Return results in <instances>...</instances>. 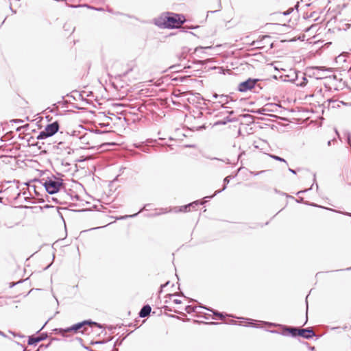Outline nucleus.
Masks as SVG:
<instances>
[{
    "label": "nucleus",
    "instance_id": "obj_1",
    "mask_svg": "<svg viewBox=\"0 0 351 351\" xmlns=\"http://www.w3.org/2000/svg\"><path fill=\"white\" fill-rule=\"evenodd\" d=\"M185 22L182 14L173 12L162 13L159 17L154 19V24L165 29L178 28Z\"/></svg>",
    "mask_w": 351,
    "mask_h": 351
},
{
    "label": "nucleus",
    "instance_id": "obj_2",
    "mask_svg": "<svg viewBox=\"0 0 351 351\" xmlns=\"http://www.w3.org/2000/svg\"><path fill=\"white\" fill-rule=\"evenodd\" d=\"M34 182H39L45 187L46 192L49 194L57 193L64 185L63 180L53 175L46 178H43L40 180H34Z\"/></svg>",
    "mask_w": 351,
    "mask_h": 351
},
{
    "label": "nucleus",
    "instance_id": "obj_3",
    "mask_svg": "<svg viewBox=\"0 0 351 351\" xmlns=\"http://www.w3.org/2000/svg\"><path fill=\"white\" fill-rule=\"evenodd\" d=\"M89 325V326H95L99 328H102L101 324L97 323L95 322H93L90 319L88 320H84L81 322L76 323L71 326L65 328H55L53 330V332L56 334H60L63 337H66V333L67 332H74L77 333L79 332L80 329H82L84 326Z\"/></svg>",
    "mask_w": 351,
    "mask_h": 351
},
{
    "label": "nucleus",
    "instance_id": "obj_4",
    "mask_svg": "<svg viewBox=\"0 0 351 351\" xmlns=\"http://www.w3.org/2000/svg\"><path fill=\"white\" fill-rule=\"evenodd\" d=\"M11 184L2 191L5 197V199L8 203H12L14 201L17 200L21 194V190L20 189V182L18 180H14L13 182H9ZM1 193V191H0Z\"/></svg>",
    "mask_w": 351,
    "mask_h": 351
},
{
    "label": "nucleus",
    "instance_id": "obj_5",
    "mask_svg": "<svg viewBox=\"0 0 351 351\" xmlns=\"http://www.w3.org/2000/svg\"><path fill=\"white\" fill-rule=\"evenodd\" d=\"M265 323L269 326L280 327L282 329L281 332H278L277 330H270V332L272 333H278V334H280L283 336L290 335L292 337H297L299 336L300 328L294 327V326H288L286 325L274 324V323H269V322H265Z\"/></svg>",
    "mask_w": 351,
    "mask_h": 351
},
{
    "label": "nucleus",
    "instance_id": "obj_6",
    "mask_svg": "<svg viewBox=\"0 0 351 351\" xmlns=\"http://www.w3.org/2000/svg\"><path fill=\"white\" fill-rule=\"evenodd\" d=\"M258 79L255 78H248L244 82H241L237 88V90L239 92L244 93L247 90H250L254 88L258 81Z\"/></svg>",
    "mask_w": 351,
    "mask_h": 351
},
{
    "label": "nucleus",
    "instance_id": "obj_7",
    "mask_svg": "<svg viewBox=\"0 0 351 351\" xmlns=\"http://www.w3.org/2000/svg\"><path fill=\"white\" fill-rule=\"evenodd\" d=\"M271 36H263L260 39H258L256 41H254L252 45L255 46L256 48L263 49L265 47V45L269 44L270 49L274 47V44L272 43H270Z\"/></svg>",
    "mask_w": 351,
    "mask_h": 351
},
{
    "label": "nucleus",
    "instance_id": "obj_8",
    "mask_svg": "<svg viewBox=\"0 0 351 351\" xmlns=\"http://www.w3.org/2000/svg\"><path fill=\"white\" fill-rule=\"evenodd\" d=\"M60 125L58 121L47 124L45 128V132H47L49 137L53 136L59 130Z\"/></svg>",
    "mask_w": 351,
    "mask_h": 351
},
{
    "label": "nucleus",
    "instance_id": "obj_9",
    "mask_svg": "<svg viewBox=\"0 0 351 351\" xmlns=\"http://www.w3.org/2000/svg\"><path fill=\"white\" fill-rule=\"evenodd\" d=\"M315 336V333L313 331V330L312 329V328H311V327L306 328H300V330H299V336L298 337H302L306 339H311Z\"/></svg>",
    "mask_w": 351,
    "mask_h": 351
},
{
    "label": "nucleus",
    "instance_id": "obj_10",
    "mask_svg": "<svg viewBox=\"0 0 351 351\" xmlns=\"http://www.w3.org/2000/svg\"><path fill=\"white\" fill-rule=\"evenodd\" d=\"M47 337V335L46 333H41L40 335L37 337H34L33 335L29 336L27 343L29 346H36L38 343L46 339Z\"/></svg>",
    "mask_w": 351,
    "mask_h": 351
},
{
    "label": "nucleus",
    "instance_id": "obj_11",
    "mask_svg": "<svg viewBox=\"0 0 351 351\" xmlns=\"http://www.w3.org/2000/svg\"><path fill=\"white\" fill-rule=\"evenodd\" d=\"M295 80L298 81L296 84L298 86H305L308 83V80L305 74L302 73H296Z\"/></svg>",
    "mask_w": 351,
    "mask_h": 351
},
{
    "label": "nucleus",
    "instance_id": "obj_12",
    "mask_svg": "<svg viewBox=\"0 0 351 351\" xmlns=\"http://www.w3.org/2000/svg\"><path fill=\"white\" fill-rule=\"evenodd\" d=\"M230 101H233V99L230 96L227 95H221V96H219V101L217 103L220 104L223 108H230V107L225 106V104H228Z\"/></svg>",
    "mask_w": 351,
    "mask_h": 351
},
{
    "label": "nucleus",
    "instance_id": "obj_13",
    "mask_svg": "<svg viewBox=\"0 0 351 351\" xmlns=\"http://www.w3.org/2000/svg\"><path fill=\"white\" fill-rule=\"evenodd\" d=\"M152 311V308L149 304L144 305L142 308L140 310L138 313V315L140 317H147Z\"/></svg>",
    "mask_w": 351,
    "mask_h": 351
},
{
    "label": "nucleus",
    "instance_id": "obj_14",
    "mask_svg": "<svg viewBox=\"0 0 351 351\" xmlns=\"http://www.w3.org/2000/svg\"><path fill=\"white\" fill-rule=\"evenodd\" d=\"M232 176H226L224 179H223V188L221 189V190H217L215 192V193L211 195V196H208L206 197L207 198H213L214 196H215L216 195L220 193L221 191H224L226 187H227V184L230 182V180L231 179Z\"/></svg>",
    "mask_w": 351,
    "mask_h": 351
},
{
    "label": "nucleus",
    "instance_id": "obj_15",
    "mask_svg": "<svg viewBox=\"0 0 351 351\" xmlns=\"http://www.w3.org/2000/svg\"><path fill=\"white\" fill-rule=\"evenodd\" d=\"M236 119L230 118L229 116L225 117L222 120H217L213 123V126L226 125L228 123L234 122Z\"/></svg>",
    "mask_w": 351,
    "mask_h": 351
},
{
    "label": "nucleus",
    "instance_id": "obj_16",
    "mask_svg": "<svg viewBox=\"0 0 351 351\" xmlns=\"http://www.w3.org/2000/svg\"><path fill=\"white\" fill-rule=\"evenodd\" d=\"M25 185H27V184L24 183V186H23V189H21V193L24 196L25 202H32L30 201V197L28 196V195H30L31 192L29 191V187L28 188L25 187Z\"/></svg>",
    "mask_w": 351,
    "mask_h": 351
},
{
    "label": "nucleus",
    "instance_id": "obj_17",
    "mask_svg": "<svg viewBox=\"0 0 351 351\" xmlns=\"http://www.w3.org/2000/svg\"><path fill=\"white\" fill-rule=\"evenodd\" d=\"M193 204H195V203H189L186 205L180 206L179 208L176 207L174 208V212H187L191 210V206H193Z\"/></svg>",
    "mask_w": 351,
    "mask_h": 351
},
{
    "label": "nucleus",
    "instance_id": "obj_18",
    "mask_svg": "<svg viewBox=\"0 0 351 351\" xmlns=\"http://www.w3.org/2000/svg\"><path fill=\"white\" fill-rule=\"evenodd\" d=\"M151 206L150 204H146L144 205V206L136 213H134L133 215H125L124 217H123L122 218L123 219H126V218H133V217H136L141 212H142L143 210H148V208Z\"/></svg>",
    "mask_w": 351,
    "mask_h": 351
},
{
    "label": "nucleus",
    "instance_id": "obj_19",
    "mask_svg": "<svg viewBox=\"0 0 351 351\" xmlns=\"http://www.w3.org/2000/svg\"><path fill=\"white\" fill-rule=\"evenodd\" d=\"M321 69H322V67H320V66H315V67H312L311 69V70L313 71V75L315 76V78L316 80L320 79L319 71Z\"/></svg>",
    "mask_w": 351,
    "mask_h": 351
},
{
    "label": "nucleus",
    "instance_id": "obj_20",
    "mask_svg": "<svg viewBox=\"0 0 351 351\" xmlns=\"http://www.w3.org/2000/svg\"><path fill=\"white\" fill-rule=\"evenodd\" d=\"M206 309L213 312V315H215V316H218L219 319H223L224 317H225V315H223V313H220V312H218L217 311H214L213 309H211V308H205Z\"/></svg>",
    "mask_w": 351,
    "mask_h": 351
},
{
    "label": "nucleus",
    "instance_id": "obj_21",
    "mask_svg": "<svg viewBox=\"0 0 351 351\" xmlns=\"http://www.w3.org/2000/svg\"><path fill=\"white\" fill-rule=\"evenodd\" d=\"M243 319L245 320V322H246L245 326H252L254 328H258V326L254 323V319H249V318H243Z\"/></svg>",
    "mask_w": 351,
    "mask_h": 351
},
{
    "label": "nucleus",
    "instance_id": "obj_22",
    "mask_svg": "<svg viewBox=\"0 0 351 351\" xmlns=\"http://www.w3.org/2000/svg\"><path fill=\"white\" fill-rule=\"evenodd\" d=\"M49 135L47 134V132H45V130L40 132V133L38 134V136H37V139L38 140H43V139H45L47 138H49Z\"/></svg>",
    "mask_w": 351,
    "mask_h": 351
},
{
    "label": "nucleus",
    "instance_id": "obj_23",
    "mask_svg": "<svg viewBox=\"0 0 351 351\" xmlns=\"http://www.w3.org/2000/svg\"><path fill=\"white\" fill-rule=\"evenodd\" d=\"M269 156H270L271 158H273V159H274V160H277V161L283 162H285L286 165H287V160H286L285 159H284L283 158H281V157H280V156H278L273 155V154H270V155H269Z\"/></svg>",
    "mask_w": 351,
    "mask_h": 351
},
{
    "label": "nucleus",
    "instance_id": "obj_24",
    "mask_svg": "<svg viewBox=\"0 0 351 351\" xmlns=\"http://www.w3.org/2000/svg\"><path fill=\"white\" fill-rule=\"evenodd\" d=\"M196 308H197V306H194L192 305H188L185 307V311L188 313H191L193 312H196Z\"/></svg>",
    "mask_w": 351,
    "mask_h": 351
},
{
    "label": "nucleus",
    "instance_id": "obj_25",
    "mask_svg": "<svg viewBox=\"0 0 351 351\" xmlns=\"http://www.w3.org/2000/svg\"><path fill=\"white\" fill-rule=\"evenodd\" d=\"M123 339H124V338L121 340L119 339L116 340V341L114 342V346H113V349H112L113 351H118V349L116 348V346L121 345Z\"/></svg>",
    "mask_w": 351,
    "mask_h": 351
},
{
    "label": "nucleus",
    "instance_id": "obj_26",
    "mask_svg": "<svg viewBox=\"0 0 351 351\" xmlns=\"http://www.w3.org/2000/svg\"><path fill=\"white\" fill-rule=\"evenodd\" d=\"M205 202H200L199 200L194 201L192 203H195V204H193V206H191V208L195 210L199 205L204 204Z\"/></svg>",
    "mask_w": 351,
    "mask_h": 351
},
{
    "label": "nucleus",
    "instance_id": "obj_27",
    "mask_svg": "<svg viewBox=\"0 0 351 351\" xmlns=\"http://www.w3.org/2000/svg\"><path fill=\"white\" fill-rule=\"evenodd\" d=\"M173 296H184V294L183 293H173V294H167L166 295V298H169V299H171L172 297Z\"/></svg>",
    "mask_w": 351,
    "mask_h": 351
},
{
    "label": "nucleus",
    "instance_id": "obj_28",
    "mask_svg": "<svg viewBox=\"0 0 351 351\" xmlns=\"http://www.w3.org/2000/svg\"><path fill=\"white\" fill-rule=\"evenodd\" d=\"M346 138H347L348 143L351 147V134H350V133L349 132H346Z\"/></svg>",
    "mask_w": 351,
    "mask_h": 351
},
{
    "label": "nucleus",
    "instance_id": "obj_29",
    "mask_svg": "<svg viewBox=\"0 0 351 351\" xmlns=\"http://www.w3.org/2000/svg\"><path fill=\"white\" fill-rule=\"evenodd\" d=\"M23 282V280H19V281L16 282H10V285H9V287H10V288H13V287H14V286H16V285H18V284H19V283H21V282Z\"/></svg>",
    "mask_w": 351,
    "mask_h": 351
},
{
    "label": "nucleus",
    "instance_id": "obj_30",
    "mask_svg": "<svg viewBox=\"0 0 351 351\" xmlns=\"http://www.w3.org/2000/svg\"><path fill=\"white\" fill-rule=\"evenodd\" d=\"M29 186V189H30L31 188H32V189H33V190H34V193H35V194H36V195H39V193L37 191V189H36L37 186H36V185H29V186Z\"/></svg>",
    "mask_w": 351,
    "mask_h": 351
},
{
    "label": "nucleus",
    "instance_id": "obj_31",
    "mask_svg": "<svg viewBox=\"0 0 351 351\" xmlns=\"http://www.w3.org/2000/svg\"><path fill=\"white\" fill-rule=\"evenodd\" d=\"M0 204H3L5 205L9 204L8 202H6V200L5 199V197L4 195L3 197H0Z\"/></svg>",
    "mask_w": 351,
    "mask_h": 351
},
{
    "label": "nucleus",
    "instance_id": "obj_32",
    "mask_svg": "<svg viewBox=\"0 0 351 351\" xmlns=\"http://www.w3.org/2000/svg\"><path fill=\"white\" fill-rule=\"evenodd\" d=\"M169 281H167L166 283L163 284V285H160V292H162V289L167 287L169 284Z\"/></svg>",
    "mask_w": 351,
    "mask_h": 351
},
{
    "label": "nucleus",
    "instance_id": "obj_33",
    "mask_svg": "<svg viewBox=\"0 0 351 351\" xmlns=\"http://www.w3.org/2000/svg\"><path fill=\"white\" fill-rule=\"evenodd\" d=\"M293 8H290L289 10L284 12L283 14L285 15V16L289 15V14H290L293 12Z\"/></svg>",
    "mask_w": 351,
    "mask_h": 351
},
{
    "label": "nucleus",
    "instance_id": "obj_34",
    "mask_svg": "<svg viewBox=\"0 0 351 351\" xmlns=\"http://www.w3.org/2000/svg\"><path fill=\"white\" fill-rule=\"evenodd\" d=\"M14 337H21V338H24L25 337V335H20V334H16V332H10Z\"/></svg>",
    "mask_w": 351,
    "mask_h": 351
},
{
    "label": "nucleus",
    "instance_id": "obj_35",
    "mask_svg": "<svg viewBox=\"0 0 351 351\" xmlns=\"http://www.w3.org/2000/svg\"><path fill=\"white\" fill-rule=\"evenodd\" d=\"M211 49V47H197L195 48V51H197L199 49Z\"/></svg>",
    "mask_w": 351,
    "mask_h": 351
},
{
    "label": "nucleus",
    "instance_id": "obj_36",
    "mask_svg": "<svg viewBox=\"0 0 351 351\" xmlns=\"http://www.w3.org/2000/svg\"><path fill=\"white\" fill-rule=\"evenodd\" d=\"M162 308H163L165 311H169V312H171V311H173V310L171 309V307H169V306H164L162 307Z\"/></svg>",
    "mask_w": 351,
    "mask_h": 351
},
{
    "label": "nucleus",
    "instance_id": "obj_37",
    "mask_svg": "<svg viewBox=\"0 0 351 351\" xmlns=\"http://www.w3.org/2000/svg\"><path fill=\"white\" fill-rule=\"evenodd\" d=\"M223 114H224V111H223V112H218L217 114H215V117H216V118H217V117H221V116H222V115H223Z\"/></svg>",
    "mask_w": 351,
    "mask_h": 351
},
{
    "label": "nucleus",
    "instance_id": "obj_38",
    "mask_svg": "<svg viewBox=\"0 0 351 351\" xmlns=\"http://www.w3.org/2000/svg\"><path fill=\"white\" fill-rule=\"evenodd\" d=\"M186 53V49L184 48L182 53L179 56V57H186V54H185Z\"/></svg>",
    "mask_w": 351,
    "mask_h": 351
},
{
    "label": "nucleus",
    "instance_id": "obj_39",
    "mask_svg": "<svg viewBox=\"0 0 351 351\" xmlns=\"http://www.w3.org/2000/svg\"><path fill=\"white\" fill-rule=\"evenodd\" d=\"M234 113V110H226V111H224V114H228L229 115H232Z\"/></svg>",
    "mask_w": 351,
    "mask_h": 351
},
{
    "label": "nucleus",
    "instance_id": "obj_40",
    "mask_svg": "<svg viewBox=\"0 0 351 351\" xmlns=\"http://www.w3.org/2000/svg\"><path fill=\"white\" fill-rule=\"evenodd\" d=\"M207 110H208L207 113H208V114H213L215 112V109L212 110H210V108H208Z\"/></svg>",
    "mask_w": 351,
    "mask_h": 351
},
{
    "label": "nucleus",
    "instance_id": "obj_41",
    "mask_svg": "<svg viewBox=\"0 0 351 351\" xmlns=\"http://www.w3.org/2000/svg\"><path fill=\"white\" fill-rule=\"evenodd\" d=\"M173 302L176 304H181L182 303V301L180 300H178V299H175L173 300Z\"/></svg>",
    "mask_w": 351,
    "mask_h": 351
},
{
    "label": "nucleus",
    "instance_id": "obj_42",
    "mask_svg": "<svg viewBox=\"0 0 351 351\" xmlns=\"http://www.w3.org/2000/svg\"><path fill=\"white\" fill-rule=\"evenodd\" d=\"M51 200L56 202V204H60V202L58 200L56 197H51Z\"/></svg>",
    "mask_w": 351,
    "mask_h": 351
},
{
    "label": "nucleus",
    "instance_id": "obj_43",
    "mask_svg": "<svg viewBox=\"0 0 351 351\" xmlns=\"http://www.w3.org/2000/svg\"><path fill=\"white\" fill-rule=\"evenodd\" d=\"M219 96H221V95H218V94H217V93H214V94L213 95V97L214 99L219 98Z\"/></svg>",
    "mask_w": 351,
    "mask_h": 351
},
{
    "label": "nucleus",
    "instance_id": "obj_44",
    "mask_svg": "<svg viewBox=\"0 0 351 351\" xmlns=\"http://www.w3.org/2000/svg\"><path fill=\"white\" fill-rule=\"evenodd\" d=\"M289 171L291 173H293V174H296V173H297V171H296V170H295V169H293L289 168Z\"/></svg>",
    "mask_w": 351,
    "mask_h": 351
},
{
    "label": "nucleus",
    "instance_id": "obj_45",
    "mask_svg": "<svg viewBox=\"0 0 351 351\" xmlns=\"http://www.w3.org/2000/svg\"><path fill=\"white\" fill-rule=\"evenodd\" d=\"M4 226H5L8 228H12L14 226L13 225H9V223H4Z\"/></svg>",
    "mask_w": 351,
    "mask_h": 351
},
{
    "label": "nucleus",
    "instance_id": "obj_46",
    "mask_svg": "<svg viewBox=\"0 0 351 351\" xmlns=\"http://www.w3.org/2000/svg\"><path fill=\"white\" fill-rule=\"evenodd\" d=\"M13 121H14V123H22V122H23V120H21V119H15V120H13Z\"/></svg>",
    "mask_w": 351,
    "mask_h": 351
},
{
    "label": "nucleus",
    "instance_id": "obj_47",
    "mask_svg": "<svg viewBox=\"0 0 351 351\" xmlns=\"http://www.w3.org/2000/svg\"><path fill=\"white\" fill-rule=\"evenodd\" d=\"M335 141V138H333V139H332V140L328 141V143H327V145H328V146H330V145H331V143H332V141Z\"/></svg>",
    "mask_w": 351,
    "mask_h": 351
},
{
    "label": "nucleus",
    "instance_id": "obj_48",
    "mask_svg": "<svg viewBox=\"0 0 351 351\" xmlns=\"http://www.w3.org/2000/svg\"><path fill=\"white\" fill-rule=\"evenodd\" d=\"M296 202L298 203L304 202V199L302 197H300L299 199H297Z\"/></svg>",
    "mask_w": 351,
    "mask_h": 351
},
{
    "label": "nucleus",
    "instance_id": "obj_49",
    "mask_svg": "<svg viewBox=\"0 0 351 351\" xmlns=\"http://www.w3.org/2000/svg\"><path fill=\"white\" fill-rule=\"evenodd\" d=\"M0 335L3 336V337H7V335H6L3 332H2V331H1V330H0Z\"/></svg>",
    "mask_w": 351,
    "mask_h": 351
},
{
    "label": "nucleus",
    "instance_id": "obj_50",
    "mask_svg": "<svg viewBox=\"0 0 351 351\" xmlns=\"http://www.w3.org/2000/svg\"><path fill=\"white\" fill-rule=\"evenodd\" d=\"M158 215H159V213L151 214V215H149L148 217H154V216H157Z\"/></svg>",
    "mask_w": 351,
    "mask_h": 351
},
{
    "label": "nucleus",
    "instance_id": "obj_51",
    "mask_svg": "<svg viewBox=\"0 0 351 351\" xmlns=\"http://www.w3.org/2000/svg\"><path fill=\"white\" fill-rule=\"evenodd\" d=\"M178 66H180V65H179V64H178V65H173V66H171L170 67V69H176V67H178Z\"/></svg>",
    "mask_w": 351,
    "mask_h": 351
},
{
    "label": "nucleus",
    "instance_id": "obj_52",
    "mask_svg": "<svg viewBox=\"0 0 351 351\" xmlns=\"http://www.w3.org/2000/svg\"><path fill=\"white\" fill-rule=\"evenodd\" d=\"M308 190H304V191H298L297 193V195L300 194V193H305L306 191H307Z\"/></svg>",
    "mask_w": 351,
    "mask_h": 351
},
{
    "label": "nucleus",
    "instance_id": "obj_53",
    "mask_svg": "<svg viewBox=\"0 0 351 351\" xmlns=\"http://www.w3.org/2000/svg\"><path fill=\"white\" fill-rule=\"evenodd\" d=\"M308 295L306 297V311H308V302H307V299H308Z\"/></svg>",
    "mask_w": 351,
    "mask_h": 351
},
{
    "label": "nucleus",
    "instance_id": "obj_54",
    "mask_svg": "<svg viewBox=\"0 0 351 351\" xmlns=\"http://www.w3.org/2000/svg\"><path fill=\"white\" fill-rule=\"evenodd\" d=\"M264 110H265L264 109H263V110H261V109H260V110L258 111V112L259 114H263L264 113L263 112V111H264Z\"/></svg>",
    "mask_w": 351,
    "mask_h": 351
},
{
    "label": "nucleus",
    "instance_id": "obj_55",
    "mask_svg": "<svg viewBox=\"0 0 351 351\" xmlns=\"http://www.w3.org/2000/svg\"><path fill=\"white\" fill-rule=\"evenodd\" d=\"M243 154H245L244 152H241V154H239L238 159L240 158Z\"/></svg>",
    "mask_w": 351,
    "mask_h": 351
},
{
    "label": "nucleus",
    "instance_id": "obj_56",
    "mask_svg": "<svg viewBox=\"0 0 351 351\" xmlns=\"http://www.w3.org/2000/svg\"><path fill=\"white\" fill-rule=\"evenodd\" d=\"M104 342L103 341H95V343L92 342L91 343L93 344V343H95V344H97V343H103Z\"/></svg>",
    "mask_w": 351,
    "mask_h": 351
},
{
    "label": "nucleus",
    "instance_id": "obj_57",
    "mask_svg": "<svg viewBox=\"0 0 351 351\" xmlns=\"http://www.w3.org/2000/svg\"><path fill=\"white\" fill-rule=\"evenodd\" d=\"M83 347H84L86 350H88V351H89V350H92L91 348H89V347H88V346H84Z\"/></svg>",
    "mask_w": 351,
    "mask_h": 351
},
{
    "label": "nucleus",
    "instance_id": "obj_58",
    "mask_svg": "<svg viewBox=\"0 0 351 351\" xmlns=\"http://www.w3.org/2000/svg\"><path fill=\"white\" fill-rule=\"evenodd\" d=\"M335 133L337 134V135L338 136V137L340 138V135H339V133L338 132V131L335 129Z\"/></svg>",
    "mask_w": 351,
    "mask_h": 351
},
{
    "label": "nucleus",
    "instance_id": "obj_59",
    "mask_svg": "<svg viewBox=\"0 0 351 351\" xmlns=\"http://www.w3.org/2000/svg\"><path fill=\"white\" fill-rule=\"evenodd\" d=\"M263 172H264V171H261L259 172L256 173L255 175L256 176L259 175V174L262 173Z\"/></svg>",
    "mask_w": 351,
    "mask_h": 351
},
{
    "label": "nucleus",
    "instance_id": "obj_60",
    "mask_svg": "<svg viewBox=\"0 0 351 351\" xmlns=\"http://www.w3.org/2000/svg\"><path fill=\"white\" fill-rule=\"evenodd\" d=\"M169 316L171 317H175V318H178V319L179 318L178 316H176V315H170Z\"/></svg>",
    "mask_w": 351,
    "mask_h": 351
},
{
    "label": "nucleus",
    "instance_id": "obj_61",
    "mask_svg": "<svg viewBox=\"0 0 351 351\" xmlns=\"http://www.w3.org/2000/svg\"><path fill=\"white\" fill-rule=\"evenodd\" d=\"M113 328H114V327L112 326H110L108 327V329L110 330H112Z\"/></svg>",
    "mask_w": 351,
    "mask_h": 351
},
{
    "label": "nucleus",
    "instance_id": "obj_62",
    "mask_svg": "<svg viewBox=\"0 0 351 351\" xmlns=\"http://www.w3.org/2000/svg\"><path fill=\"white\" fill-rule=\"evenodd\" d=\"M344 215H348V216H351V213H345Z\"/></svg>",
    "mask_w": 351,
    "mask_h": 351
},
{
    "label": "nucleus",
    "instance_id": "obj_63",
    "mask_svg": "<svg viewBox=\"0 0 351 351\" xmlns=\"http://www.w3.org/2000/svg\"><path fill=\"white\" fill-rule=\"evenodd\" d=\"M230 324H235V323H236V322H235V321H234V320H231V321L230 322Z\"/></svg>",
    "mask_w": 351,
    "mask_h": 351
},
{
    "label": "nucleus",
    "instance_id": "obj_64",
    "mask_svg": "<svg viewBox=\"0 0 351 351\" xmlns=\"http://www.w3.org/2000/svg\"><path fill=\"white\" fill-rule=\"evenodd\" d=\"M346 270L351 271V267L346 268Z\"/></svg>",
    "mask_w": 351,
    "mask_h": 351
}]
</instances>
